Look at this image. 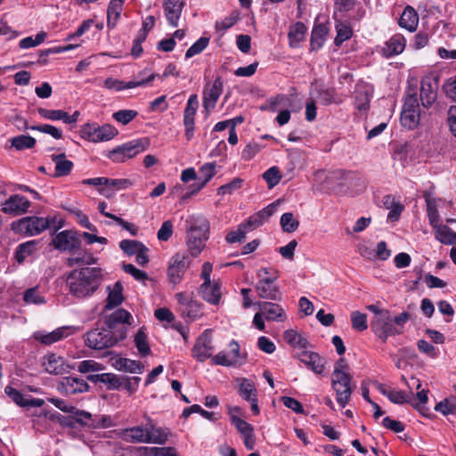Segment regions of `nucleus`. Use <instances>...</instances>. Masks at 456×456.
Wrapping results in <instances>:
<instances>
[{
    "label": "nucleus",
    "mask_w": 456,
    "mask_h": 456,
    "mask_svg": "<svg viewBox=\"0 0 456 456\" xmlns=\"http://www.w3.org/2000/svg\"><path fill=\"white\" fill-rule=\"evenodd\" d=\"M131 314L125 309H118L105 322L106 328L94 329L86 334V345L94 350L115 346L126 337Z\"/></svg>",
    "instance_id": "nucleus-1"
},
{
    "label": "nucleus",
    "mask_w": 456,
    "mask_h": 456,
    "mask_svg": "<svg viewBox=\"0 0 456 456\" xmlns=\"http://www.w3.org/2000/svg\"><path fill=\"white\" fill-rule=\"evenodd\" d=\"M102 281V271L96 267H85L72 271L67 278L70 294L84 298L91 296L99 288Z\"/></svg>",
    "instance_id": "nucleus-2"
},
{
    "label": "nucleus",
    "mask_w": 456,
    "mask_h": 456,
    "mask_svg": "<svg viewBox=\"0 0 456 456\" xmlns=\"http://www.w3.org/2000/svg\"><path fill=\"white\" fill-rule=\"evenodd\" d=\"M186 223L189 224L186 235L188 250L192 256H198L208 240L209 223L200 216H191Z\"/></svg>",
    "instance_id": "nucleus-3"
},
{
    "label": "nucleus",
    "mask_w": 456,
    "mask_h": 456,
    "mask_svg": "<svg viewBox=\"0 0 456 456\" xmlns=\"http://www.w3.org/2000/svg\"><path fill=\"white\" fill-rule=\"evenodd\" d=\"M410 314L407 312L401 313L393 318L388 314H383L379 319L371 320L370 327L373 332L386 342L390 336L399 335L403 332L404 323L409 320Z\"/></svg>",
    "instance_id": "nucleus-4"
},
{
    "label": "nucleus",
    "mask_w": 456,
    "mask_h": 456,
    "mask_svg": "<svg viewBox=\"0 0 456 456\" xmlns=\"http://www.w3.org/2000/svg\"><path fill=\"white\" fill-rule=\"evenodd\" d=\"M54 222V218H44L39 216H27L12 222V230L18 234L24 236H35L48 227Z\"/></svg>",
    "instance_id": "nucleus-5"
},
{
    "label": "nucleus",
    "mask_w": 456,
    "mask_h": 456,
    "mask_svg": "<svg viewBox=\"0 0 456 456\" xmlns=\"http://www.w3.org/2000/svg\"><path fill=\"white\" fill-rule=\"evenodd\" d=\"M331 387L336 393V400L341 407L350 402L354 385L352 384V376L349 373L331 374Z\"/></svg>",
    "instance_id": "nucleus-6"
},
{
    "label": "nucleus",
    "mask_w": 456,
    "mask_h": 456,
    "mask_svg": "<svg viewBox=\"0 0 456 456\" xmlns=\"http://www.w3.org/2000/svg\"><path fill=\"white\" fill-rule=\"evenodd\" d=\"M80 136L92 142H100L111 140L118 134V130L111 125L99 126L95 123L85 124L80 128Z\"/></svg>",
    "instance_id": "nucleus-7"
},
{
    "label": "nucleus",
    "mask_w": 456,
    "mask_h": 456,
    "mask_svg": "<svg viewBox=\"0 0 456 456\" xmlns=\"http://www.w3.org/2000/svg\"><path fill=\"white\" fill-rule=\"evenodd\" d=\"M148 146L147 139L134 140L112 150L109 153V158L114 162L122 163L144 151Z\"/></svg>",
    "instance_id": "nucleus-8"
},
{
    "label": "nucleus",
    "mask_w": 456,
    "mask_h": 456,
    "mask_svg": "<svg viewBox=\"0 0 456 456\" xmlns=\"http://www.w3.org/2000/svg\"><path fill=\"white\" fill-rule=\"evenodd\" d=\"M245 362V355L240 353V345L235 340L229 344V351H221L212 357V362L216 365L226 367L240 366Z\"/></svg>",
    "instance_id": "nucleus-9"
},
{
    "label": "nucleus",
    "mask_w": 456,
    "mask_h": 456,
    "mask_svg": "<svg viewBox=\"0 0 456 456\" xmlns=\"http://www.w3.org/2000/svg\"><path fill=\"white\" fill-rule=\"evenodd\" d=\"M420 121L419 106L418 99L414 95L409 96L404 102L402 113L401 123L408 129H414Z\"/></svg>",
    "instance_id": "nucleus-10"
},
{
    "label": "nucleus",
    "mask_w": 456,
    "mask_h": 456,
    "mask_svg": "<svg viewBox=\"0 0 456 456\" xmlns=\"http://www.w3.org/2000/svg\"><path fill=\"white\" fill-rule=\"evenodd\" d=\"M190 266V261L185 253L178 252L172 256L167 268V276L169 281L173 284H178Z\"/></svg>",
    "instance_id": "nucleus-11"
},
{
    "label": "nucleus",
    "mask_w": 456,
    "mask_h": 456,
    "mask_svg": "<svg viewBox=\"0 0 456 456\" xmlns=\"http://www.w3.org/2000/svg\"><path fill=\"white\" fill-rule=\"evenodd\" d=\"M42 366L45 372L52 375H63L69 373L73 366L66 359L56 354H48L43 357Z\"/></svg>",
    "instance_id": "nucleus-12"
},
{
    "label": "nucleus",
    "mask_w": 456,
    "mask_h": 456,
    "mask_svg": "<svg viewBox=\"0 0 456 456\" xmlns=\"http://www.w3.org/2000/svg\"><path fill=\"white\" fill-rule=\"evenodd\" d=\"M88 388L87 382L77 377L62 378L57 384V390L66 395L85 393Z\"/></svg>",
    "instance_id": "nucleus-13"
},
{
    "label": "nucleus",
    "mask_w": 456,
    "mask_h": 456,
    "mask_svg": "<svg viewBox=\"0 0 456 456\" xmlns=\"http://www.w3.org/2000/svg\"><path fill=\"white\" fill-rule=\"evenodd\" d=\"M29 207L30 202L26 197L14 194L4 200L2 211L12 216H20L27 213Z\"/></svg>",
    "instance_id": "nucleus-14"
},
{
    "label": "nucleus",
    "mask_w": 456,
    "mask_h": 456,
    "mask_svg": "<svg viewBox=\"0 0 456 456\" xmlns=\"http://www.w3.org/2000/svg\"><path fill=\"white\" fill-rule=\"evenodd\" d=\"M213 352L211 335L205 330L197 339L192 349V355L198 361L204 362L212 356Z\"/></svg>",
    "instance_id": "nucleus-15"
},
{
    "label": "nucleus",
    "mask_w": 456,
    "mask_h": 456,
    "mask_svg": "<svg viewBox=\"0 0 456 456\" xmlns=\"http://www.w3.org/2000/svg\"><path fill=\"white\" fill-rule=\"evenodd\" d=\"M277 277L278 275L275 273L273 277L258 280L256 284V290L261 298L270 300L281 299L279 288L273 284V281L277 279Z\"/></svg>",
    "instance_id": "nucleus-16"
},
{
    "label": "nucleus",
    "mask_w": 456,
    "mask_h": 456,
    "mask_svg": "<svg viewBox=\"0 0 456 456\" xmlns=\"http://www.w3.org/2000/svg\"><path fill=\"white\" fill-rule=\"evenodd\" d=\"M185 6V0H166L163 3L165 17L168 24L176 28L179 25L183 10Z\"/></svg>",
    "instance_id": "nucleus-17"
},
{
    "label": "nucleus",
    "mask_w": 456,
    "mask_h": 456,
    "mask_svg": "<svg viewBox=\"0 0 456 456\" xmlns=\"http://www.w3.org/2000/svg\"><path fill=\"white\" fill-rule=\"evenodd\" d=\"M437 80L426 77L421 81L420 100L424 107L431 106L436 100Z\"/></svg>",
    "instance_id": "nucleus-18"
},
{
    "label": "nucleus",
    "mask_w": 456,
    "mask_h": 456,
    "mask_svg": "<svg viewBox=\"0 0 456 456\" xmlns=\"http://www.w3.org/2000/svg\"><path fill=\"white\" fill-rule=\"evenodd\" d=\"M54 247L60 250L73 251L79 248L80 242L71 231H63L53 240Z\"/></svg>",
    "instance_id": "nucleus-19"
},
{
    "label": "nucleus",
    "mask_w": 456,
    "mask_h": 456,
    "mask_svg": "<svg viewBox=\"0 0 456 456\" xmlns=\"http://www.w3.org/2000/svg\"><path fill=\"white\" fill-rule=\"evenodd\" d=\"M154 77L155 76L153 74H151L147 79H142V80H138V81H129V82L118 80L114 77H108L104 80L103 85H104V87L109 90L120 92L125 89H131V88H135L138 86H145L148 83H150L151 81H152Z\"/></svg>",
    "instance_id": "nucleus-20"
},
{
    "label": "nucleus",
    "mask_w": 456,
    "mask_h": 456,
    "mask_svg": "<svg viewBox=\"0 0 456 456\" xmlns=\"http://www.w3.org/2000/svg\"><path fill=\"white\" fill-rule=\"evenodd\" d=\"M223 92V81L216 77L213 85L207 86L203 92V106L205 109H213Z\"/></svg>",
    "instance_id": "nucleus-21"
},
{
    "label": "nucleus",
    "mask_w": 456,
    "mask_h": 456,
    "mask_svg": "<svg viewBox=\"0 0 456 456\" xmlns=\"http://www.w3.org/2000/svg\"><path fill=\"white\" fill-rule=\"evenodd\" d=\"M259 309L263 312L265 319L272 322H284L287 319L283 308L272 302H259L257 303Z\"/></svg>",
    "instance_id": "nucleus-22"
},
{
    "label": "nucleus",
    "mask_w": 456,
    "mask_h": 456,
    "mask_svg": "<svg viewBox=\"0 0 456 456\" xmlns=\"http://www.w3.org/2000/svg\"><path fill=\"white\" fill-rule=\"evenodd\" d=\"M448 224L456 225V219H446ZM435 237L441 243L445 245L456 244V231L448 225L438 224L434 227Z\"/></svg>",
    "instance_id": "nucleus-23"
},
{
    "label": "nucleus",
    "mask_w": 456,
    "mask_h": 456,
    "mask_svg": "<svg viewBox=\"0 0 456 456\" xmlns=\"http://www.w3.org/2000/svg\"><path fill=\"white\" fill-rule=\"evenodd\" d=\"M299 360L316 374H322L326 361L318 354L304 351L299 354Z\"/></svg>",
    "instance_id": "nucleus-24"
},
{
    "label": "nucleus",
    "mask_w": 456,
    "mask_h": 456,
    "mask_svg": "<svg viewBox=\"0 0 456 456\" xmlns=\"http://www.w3.org/2000/svg\"><path fill=\"white\" fill-rule=\"evenodd\" d=\"M73 413L75 414V419L77 422L80 423L81 425L87 426L89 428H96L105 427V422L109 420V418L107 416H95L94 418L91 413L85 411H79L75 409Z\"/></svg>",
    "instance_id": "nucleus-25"
},
{
    "label": "nucleus",
    "mask_w": 456,
    "mask_h": 456,
    "mask_svg": "<svg viewBox=\"0 0 456 456\" xmlns=\"http://www.w3.org/2000/svg\"><path fill=\"white\" fill-rule=\"evenodd\" d=\"M133 183L129 179H109L106 178L105 187L98 189L100 194L106 198L112 197L117 191L125 190L132 186Z\"/></svg>",
    "instance_id": "nucleus-26"
},
{
    "label": "nucleus",
    "mask_w": 456,
    "mask_h": 456,
    "mask_svg": "<svg viewBox=\"0 0 456 456\" xmlns=\"http://www.w3.org/2000/svg\"><path fill=\"white\" fill-rule=\"evenodd\" d=\"M200 294L204 300L217 305L221 299V286L219 282L213 281L211 283H202L200 287Z\"/></svg>",
    "instance_id": "nucleus-27"
},
{
    "label": "nucleus",
    "mask_w": 456,
    "mask_h": 456,
    "mask_svg": "<svg viewBox=\"0 0 456 456\" xmlns=\"http://www.w3.org/2000/svg\"><path fill=\"white\" fill-rule=\"evenodd\" d=\"M216 164L215 163H207L203 165L199 169L198 180L200 181V183L192 185L193 189L191 193L186 194L184 197L188 198L190 195L195 194L200 191L208 182L211 180V178L215 175L216 171Z\"/></svg>",
    "instance_id": "nucleus-28"
},
{
    "label": "nucleus",
    "mask_w": 456,
    "mask_h": 456,
    "mask_svg": "<svg viewBox=\"0 0 456 456\" xmlns=\"http://www.w3.org/2000/svg\"><path fill=\"white\" fill-rule=\"evenodd\" d=\"M122 437L127 442L148 444L147 425L145 427L136 426L126 428L123 431Z\"/></svg>",
    "instance_id": "nucleus-29"
},
{
    "label": "nucleus",
    "mask_w": 456,
    "mask_h": 456,
    "mask_svg": "<svg viewBox=\"0 0 456 456\" xmlns=\"http://www.w3.org/2000/svg\"><path fill=\"white\" fill-rule=\"evenodd\" d=\"M69 327H61L58 328L55 330L48 333L37 332L35 334V338L39 342L51 345L61 340L63 338H66L69 335Z\"/></svg>",
    "instance_id": "nucleus-30"
},
{
    "label": "nucleus",
    "mask_w": 456,
    "mask_h": 456,
    "mask_svg": "<svg viewBox=\"0 0 456 456\" xmlns=\"http://www.w3.org/2000/svg\"><path fill=\"white\" fill-rule=\"evenodd\" d=\"M405 48V39L402 35L393 36L383 48V53L386 57L397 55L403 52Z\"/></svg>",
    "instance_id": "nucleus-31"
},
{
    "label": "nucleus",
    "mask_w": 456,
    "mask_h": 456,
    "mask_svg": "<svg viewBox=\"0 0 456 456\" xmlns=\"http://www.w3.org/2000/svg\"><path fill=\"white\" fill-rule=\"evenodd\" d=\"M418 23L419 16L415 10L410 6L406 7L400 17L399 25L410 32H413L417 28Z\"/></svg>",
    "instance_id": "nucleus-32"
},
{
    "label": "nucleus",
    "mask_w": 456,
    "mask_h": 456,
    "mask_svg": "<svg viewBox=\"0 0 456 456\" xmlns=\"http://www.w3.org/2000/svg\"><path fill=\"white\" fill-rule=\"evenodd\" d=\"M52 159L55 163V176H65L70 173L73 163L66 159L64 153L52 155Z\"/></svg>",
    "instance_id": "nucleus-33"
},
{
    "label": "nucleus",
    "mask_w": 456,
    "mask_h": 456,
    "mask_svg": "<svg viewBox=\"0 0 456 456\" xmlns=\"http://www.w3.org/2000/svg\"><path fill=\"white\" fill-rule=\"evenodd\" d=\"M148 444H165L167 441L168 434L166 430L157 428L151 420L147 424Z\"/></svg>",
    "instance_id": "nucleus-34"
},
{
    "label": "nucleus",
    "mask_w": 456,
    "mask_h": 456,
    "mask_svg": "<svg viewBox=\"0 0 456 456\" xmlns=\"http://www.w3.org/2000/svg\"><path fill=\"white\" fill-rule=\"evenodd\" d=\"M425 200L427 203V212L429 223L431 226L434 228L436 225L440 224L439 215H438V201L431 197L429 193H424Z\"/></svg>",
    "instance_id": "nucleus-35"
},
{
    "label": "nucleus",
    "mask_w": 456,
    "mask_h": 456,
    "mask_svg": "<svg viewBox=\"0 0 456 456\" xmlns=\"http://www.w3.org/2000/svg\"><path fill=\"white\" fill-rule=\"evenodd\" d=\"M114 366L118 370L131 373H142L143 370V366L139 362L127 358L117 359L114 362Z\"/></svg>",
    "instance_id": "nucleus-36"
},
{
    "label": "nucleus",
    "mask_w": 456,
    "mask_h": 456,
    "mask_svg": "<svg viewBox=\"0 0 456 456\" xmlns=\"http://www.w3.org/2000/svg\"><path fill=\"white\" fill-rule=\"evenodd\" d=\"M355 104L358 110H367L370 102V93L363 84H357L355 87Z\"/></svg>",
    "instance_id": "nucleus-37"
},
{
    "label": "nucleus",
    "mask_w": 456,
    "mask_h": 456,
    "mask_svg": "<svg viewBox=\"0 0 456 456\" xmlns=\"http://www.w3.org/2000/svg\"><path fill=\"white\" fill-rule=\"evenodd\" d=\"M388 399L396 404H403V403H410L415 408H418L417 403H415L413 399V394L412 392L406 393L404 391L401 390H395L391 389V392H389V397Z\"/></svg>",
    "instance_id": "nucleus-38"
},
{
    "label": "nucleus",
    "mask_w": 456,
    "mask_h": 456,
    "mask_svg": "<svg viewBox=\"0 0 456 456\" xmlns=\"http://www.w3.org/2000/svg\"><path fill=\"white\" fill-rule=\"evenodd\" d=\"M306 28L302 22H297L289 32V45L297 47L305 39Z\"/></svg>",
    "instance_id": "nucleus-39"
},
{
    "label": "nucleus",
    "mask_w": 456,
    "mask_h": 456,
    "mask_svg": "<svg viewBox=\"0 0 456 456\" xmlns=\"http://www.w3.org/2000/svg\"><path fill=\"white\" fill-rule=\"evenodd\" d=\"M122 285L119 281L116 282L111 289H110L109 296L107 298L106 308L111 309L120 305L123 300Z\"/></svg>",
    "instance_id": "nucleus-40"
},
{
    "label": "nucleus",
    "mask_w": 456,
    "mask_h": 456,
    "mask_svg": "<svg viewBox=\"0 0 456 456\" xmlns=\"http://www.w3.org/2000/svg\"><path fill=\"white\" fill-rule=\"evenodd\" d=\"M239 382V394L246 401L250 399H254V397L257 396L256 389L253 382H251L248 379H240Z\"/></svg>",
    "instance_id": "nucleus-41"
},
{
    "label": "nucleus",
    "mask_w": 456,
    "mask_h": 456,
    "mask_svg": "<svg viewBox=\"0 0 456 456\" xmlns=\"http://www.w3.org/2000/svg\"><path fill=\"white\" fill-rule=\"evenodd\" d=\"M87 379L94 383L109 384L112 388L120 385L119 379L113 373L92 374L87 376Z\"/></svg>",
    "instance_id": "nucleus-42"
},
{
    "label": "nucleus",
    "mask_w": 456,
    "mask_h": 456,
    "mask_svg": "<svg viewBox=\"0 0 456 456\" xmlns=\"http://www.w3.org/2000/svg\"><path fill=\"white\" fill-rule=\"evenodd\" d=\"M283 338L293 347L305 348L307 346V340L295 330L284 331Z\"/></svg>",
    "instance_id": "nucleus-43"
},
{
    "label": "nucleus",
    "mask_w": 456,
    "mask_h": 456,
    "mask_svg": "<svg viewBox=\"0 0 456 456\" xmlns=\"http://www.w3.org/2000/svg\"><path fill=\"white\" fill-rule=\"evenodd\" d=\"M327 33L328 29L322 24H318L314 28L311 35V46L313 49L316 50L322 46Z\"/></svg>",
    "instance_id": "nucleus-44"
},
{
    "label": "nucleus",
    "mask_w": 456,
    "mask_h": 456,
    "mask_svg": "<svg viewBox=\"0 0 456 456\" xmlns=\"http://www.w3.org/2000/svg\"><path fill=\"white\" fill-rule=\"evenodd\" d=\"M37 249V241L29 240L18 246L15 257L19 263H22L28 256H31Z\"/></svg>",
    "instance_id": "nucleus-45"
},
{
    "label": "nucleus",
    "mask_w": 456,
    "mask_h": 456,
    "mask_svg": "<svg viewBox=\"0 0 456 456\" xmlns=\"http://www.w3.org/2000/svg\"><path fill=\"white\" fill-rule=\"evenodd\" d=\"M280 224L282 231L288 233L294 232L299 226L298 219L291 212L284 213L281 216Z\"/></svg>",
    "instance_id": "nucleus-46"
},
{
    "label": "nucleus",
    "mask_w": 456,
    "mask_h": 456,
    "mask_svg": "<svg viewBox=\"0 0 456 456\" xmlns=\"http://www.w3.org/2000/svg\"><path fill=\"white\" fill-rule=\"evenodd\" d=\"M134 345L142 356H146L151 354L147 336L142 328L140 329L134 336Z\"/></svg>",
    "instance_id": "nucleus-47"
},
{
    "label": "nucleus",
    "mask_w": 456,
    "mask_h": 456,
    "mask_svg": "<svg viewBox=\"0 0 456 456\" xmlns=\"http://www.w3.org/2000/svg\"><path fill=\"white\" fill-rule=\"evenodd\" d=\"M11 143L17 151L31 149L36 144V139L29 135H18L11 139Z\"/></svg>",
    "instance_id": "nucleus-48"
},
{
    "label": "nucleus",
    "mask_w": 456,
    "mask_h": 456,
    "mask_svg": "<svg viewBox=\"0 0 456 456\" xmlns=\"http://www.w3.org/2000/svg\"><path fill=\"white\" fill-rule=\"evenodd\" d=\"M249 232L243 222L240 224L236 230L230 231L226 236L225 240L228 243L241 242L245 240L246 234Z\"/></svg>",
    "instance_id": "nucleus-49"
},
{
    "label": "nucleus",
    "mask_w": 456,
    "mask_h": 456,
    "mask_svg": "<svg viewBox=\"0 0 456 456\" xmlns=\"http://www.w3.org/2000/svg\"><path fill=\"white\" fill-rule=\"evenodd\" d=\"M123 11V7L115 6L109 4L107 9V27L110 29H113L118 25V22L120 19L121 12Z\"/></svg>",
    "instance_id": "nucleus-50"
},
{
    "label": "nucleus",
    "mask_w": 456,
    "mask_h": 456,
    "mask_svg": "<svg viewBox=\"0 0 456 456\" xmlns=\"http://www.w3.org/2000/svg\"><path fill=\"white\" fill-rule=\"evenodd\" d=\"M23 299L27 304H44L45 297L43 294L39 291L38 287H34L28 289L24 292Z\"/></svg>",
    "instance_id": "nucleus-51"
},
{
    "label": "nucleus",
    "mask_w": 456,
    "mask_h": 456,
    "mask_svg": "<svg viewBox=\"0 0 456 456\" xmlns=\"http://www.w3.org/2000/svg\"><path fill=\"white\" fill-rule=\"evenodd\" d=\"M46 37L47 34L45 31H41L36 35L35 38H33L32 37H28L21 39L19 43V45L21 49L35 47L42 44Z\"/></svg>",
    "instance_id": "nucleus-52"
},
{
    "label": "nucleus",
    "mask_w": 456,
    "mask_h": 456,
    "mask_svg": "<svg viewBox=\"0 0 456 456\" xmlns=\"http://www.w3.org/2000/svg\"><path fill=\"white\" fill-rule=\"evenodd\" d=\"M263 178L267 183L268 187L272 189L279 183L281 175L277 167H272L263 174Z\"/></svg>",
    "instance_id": "nucleus-53"
},
{
    "label": "nucleus",
    "mask_w": 456,
    "mask_h": 456,
    "mask_svg": "<svg viewBox=\"0 0 456 456\" xmlns=\"http://www.w3.org/2000/svg\"><path fill=\"white\" fill-rule=\"evenodd\" d=\"M209 43V38L201 37H200L185 53V58L189 59L192 56L200 53L207 48Z\"/></svg>",
    "instance_id": "nucleus-54"
},
{
    "label": "nucleus",
    "mask_w": 456,
    "mask_h": 456,
    "mask_svg": "<svg viewBox=\"0 0 456 456\" xmlns=\"http://www.w3.org/2000/svg\"><path fill=\"white\" fill-rule=\"evenodd\" d=\"M37 111L42 118L49 120H62L64 122V118H67L66 111L61 110H48L39 108Z\"/></svg>",
    "instance_id": "nucleus-55"
},
{
    "label": "nucleus",
    "mask_w": 456,
    "mask_h": 456,
    "mask_svg": "<svg viewBox=\"0 0 456 456\" xmlns=\"http://www.w3.org/2000/svg\"><path fill=\"white\" fill-rule=\"evenodd\" d=\"M435 409L436 411L442 412L444 415L453 414L456 412V399H444L437 403Z\"/></svg>",
    "instance_id": "nucleus-56"
},
{
    "label": "nucleus",
    "mask_w": 456,
    "mask_h": 456,
    "mask_svg": "<svg viewBox=\"0 0 456 456\" xmlns=\"http://www.w3.org/2000/svg\"><path fill=\"white\" fill-rule=\"evenodd\" d=\"M120 248L127 255H135L143 245L137 240H123L119 242Z\"/></svg>",
    "instance_id": "nucleus-57"
},
{
    "label": "nucleus",
    "mask_w": 456,
    "mask_h": 456,
    "mask_svg": "<svg viewBox=\"0 0 456 456\" xmlns=\"http://www.w3.org/2000/svg\"><path fill=\"white\" fill-rule=\"evenodd\" d=\"M30 130L39 131L44 134H47L53 137L54 139H61L62 138V131L52 125L45 124L39 126H32Z\"/></svg>",
    "instance_id": "nucleus-58"
},
{
    "label": "nucleus",
    "mask_w": 456,
    "mask_h": 456,
    "mask_svg": "<svg viewBox=\"0 0 456 456\" xmlns=\"http://www.w3.org/2000/svg\"><path fill=\"white\" fill-rule=\"evenodd\" d=\"M102 370V365L94 360L82 361L77 366V370L81 373L98 372Z\"/></svg>",
    "instance_id": "nucleus-59"
},
{
    "label": "nucleus",
    "mask_w": 456,
    "mask_h": 456,
    "mask_svg": "<svg viewBox=\"0 0 456 456\" xmlns=\"http://www.w3.org/2000/svg\"><path fill=\"white\" fill-rule=\"evenodd\" d=\"M352 326L354 329L362 331L368 328L367 316L360 312H353L351 316Z\"/></svg>",
    "instance_id": "nucleus-60"
},
{
    "label": "nucleus",
    "mask_w": 456,
    "mask_h": 456,
    "mask_svg": "<svg viewBox=\"0 0 456 456\" xmlns=\"http://www.w3.org/2000/svg\"><path fill=\"white\" fill-rule=\"evenodd\" d=\"M137 116V111L133 110H121L113 114L116 121L126 125Z\"/></svg>",
    "instance_id": "nucleus-61"
},
{
    "label": "nucleus",
    "mask_w": 456,
    "mask_h": 456,
    "mask_svg": "<svg viewBox=\"0 0 456 456\" xmlns=\"http://www.w3.org/2000/svg\"><path fill=\"white\" fill-rule=\"evenodd\" d=\"M94 263H95L94 257L93 256H91L90 254H87L86 252L79 253L77 256L69 257L68 259V265L69 266H73L75 265H79V264L92 265V264H94Z\"/></svg>",
    "instance_id": "nucleus-62"
},
{
    "label": "nucleus",
    "mask_w": 456,
    "mask_h": 456,
    "mask_svg": "<svg viewBox=\"0 0 456 456\" xmlns=\"http://www.w3.org/2000/svg\"><path fill=\"white\" fill-rule=\"evenodd\" d=\"M337 36L335 37V44L340 45L343 42L349 39L352 36L351 28L345 24H338L336 27Z\"/></svg>",
    "instance_id": "nucleus-63"
},
{
    "label": "nucleus",
    "mask_w": 456,
    "mask_h": 456,
    "mask_svg": "<svg viewBox=\"0 0 456 456\" xmlns=\"http://www.w3.org/2000/svg\"><path fill=\"white\" fill-rule=\"evenodd\" d=\"M5 394L18 405L20 406H27L28 404V399H25L22 394L17 389L7 386L4 388Z\"/></svg>",
    "instance_id": "nucleus-64"
}]
</instances>
